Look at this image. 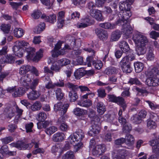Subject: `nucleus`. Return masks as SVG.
Instances as JSON below:
<instances>
[{"mask_svg": "<svg viewBox=\"0 0 159 159\" xmlns=\"http://www.w3.org/2000/svg\"><path fill=\"white\" fill-rule=\"evenodd\" d=\"M133 40L137 45L136 52L139 56L143 55L146 52L145 46L148 42L147 37L144 35L138 33L133 37Z\"/></svg>", "mask_w": 159, "mask_h": 159, "instance_id": "1", "label": "nucleus"}, {"mask_svg": "<svg viewBox=\"0 0 159 159\" xmlns=\"http://www.w3.org/2000/svg\"><path fill=\"white\" fill-rule=\"evenodd\" d=\"M32 77V74H27L23 76L20 79V83L27 89L30 88L32 89H34L37 85L39 80L38 79H36L33 80V81L31 82L33 79Z\"/></svg>", "mask_w": 159, "mask_h": 159, "instance_id": "2", "label": "nucleus"}, {"mask_svg": "<svg viewBox=\"0 0 159 159\" xmlns=\"http://www.w3.org/2000/svg\"><path fill=\"white\" fill-rule=\"evenodd\" d=\"M26 51L28 54L27 56V58L28 59H32L34 62H38L43 56V52L41 49L36 52V55L34 57L35 52L34 48L29 47L26 48Z\"/></svg>", "mask_w": 159, "mask_h": 159, "instance_id": "3", "label": "nucleus"}, {"mask_svg": "<svg viewBox=\"0 0 159 159\" xmlns=\"http://www.w3.org/2000/svg\"><path fill=\"white\" fill-rule=\"evenodd\" d=\"M65 86L71 89L69 94L70 98V101L71 102H74L76 101L78 98V96L75 91L78 89V86L70 82H68L65 84Z\"/></svg>", "mask_w": 159, "mask_h": 159, "instance_id": "4", "label": "nucleus"}, {"mask_svg": "<svg viewBox=\"0 0 159 159\" xmlns=\"http://www.w3.org/2000/svg\"><path fill=\"white\" fill-rule=\"evenodd\" d=\"M131 13L130 10L123 11L118 15L119 19L116 22V24L119 25L122 24V23H129L128 20L131 16Z\"/></svg>", "mask_w": 159, "mask_h": 159, "instance_id": "5", "label": "nucleus"}, {"mask_svg": "<svg viewBox=\"0 0 159 159\" xmlns=\"http://www.w3.org/2000/svg\"><path fill=\"white\" fill-rule=\"evenodd\" d=\"M29 71H31L36 76L39 75L38 71L35 67L28 65L22 66L20 69L19 73L21 75H23Z\"/></svg>", "mask_w": 159, "mask_h": 159, "instance_id": "6", "label": "nucleus"}, {"mask_svg": "<svg viewBox=\"0 0 159 159\" xmlns=\"http://www.w3.org/2000/svg\"><path fill=\"white\" fill-rule=\"evenodd\" d=\"M62 43L61 42H59L55 45L54 50L52 52V56L53 57H57L59 55H63L66 52L64 49H61L59 50L61 48Z\"/></svg>", "mask_w": 159, "mask_h": 159, "instance_id": "7", "label": "nucleus"}, {"mask_svg": "<svg viewBox=\"0 0 159 159\" xmlns=\"http://www.w3.org/2000/svg\"><path fill=\"white\" fill-rule=\"evenodd\" d=\"M68 107L69 105L68 104L63 105L61 102H59L54 105V109L56 111H60L61 114L64 115L67 111Z\"/></svg>", "mask_w": 159, "mask_h": 159, "instance_id": "8", "label": "nucleus"}, {"mask_svg": "<svg viewBox=\"0 0 159 159\" xmlns=\"http://www.w3.org/2000/svg\"><path fill=\"white\" fill-rule=\"evenodd\" d=\"M84 50L86 51H87L89 53H91L92 54L86 58V61L85 62L86 63V65H87L88 66H90L91 65V63L93 64L94 61L93 58L95 56V51L90 48H85Z\"/></svg>", "mask_w": 159, "mask_h": 159, "instance_id": "9", "label": "nucleus"}, {"mask_svg": "<svg viewBox=\"0 0 159 159\" xmlns=\"http://www.w3.org/2000/svg\"><path fill=\"white\" fill-rule=\"evenodd\" d=\"M157 75L147 79L146 84L149 86H156L159 85V79Z\"/></svg>", "mask_w": 159, "mask_h": 159, "instance_id": "10", "label": "nucleus"}, {"mask_svg": "<svg viewBox=\"0 0 159 159\" xmlns=\"http://www.w3.org/2000/svg\"><path fill=\"white\" fill-rule=\"evenodd\" d=\"M106 149L104 144L98 145L96 146L93 150V154L94 155H101L104 153Z\"/></svg>", "mask_w": 159, "mask_h": 159, "instance_id": "11", "label": "nucleus"}, {"mask_svg": "<svg viewBox=\"0 0 159 159\" xmlns=\"http://www.w3.org/2000/svg\"><path fill=\"white\" fill-rule=\"evenodd\" d=\"M90 16L99 21H102L104 18L101 11L96 9L90 14Z\"/></svg>", "mask_w": 159, "mask_h": 159, "instance_id": "12", "label": "nucleus"}, {"mask_svg": "<svg viewBox=\"0 0 159 159\" xmlns=\"http://www.w3.org/2000/svg\"><path fill=\"white\" fill-rule=\"evenodd\" d=\"M149 143L152 146L153 152L157 156H159V140H151Z\"/></svg>", "mask_w": 159, "mask_h": 159, "instance_id": "13", "label": "nucleus"}, {"mask_svg": "<svg viewBox=\"0 0 159 159\" xmlns=\"http://www.w3.org/2000/svg\"><path fill=\"white\" fill-rule=\"evenodd\" d=\"M95 31V33L100 39L103 40L107 38L108 35L107 31L100 28H96Z\"/></svg>", "mask_w": 159, "mask_h": 159, "instance_id": "14", "label": "nucleus"}, {"mask_svg": "<svg viewBox=\"0 0 159 159\" xmlns=\"http://www.w3.org/2000/svg\"><path fill=\"white\" fill-rule=\"evenodd\" d=\"M90 25V20L89 18H85L81 19L80 21L77 23L76 26L79 28L86 27Z\"/></svg>", "mask_w": 159, "mask_h": 159, "instance_id": "15", "label": "nucleus"}, {"mask_svg": "<svg viewBox=\"0 0 159 159\" xmlns=\"http://www.w3.org/2000/svg\"><path fill=\"white\" fill-rule=\"evenodd\" d=\"M123 28V33L125 35L127 36L126 38L129 36L132 33V28L130 26L129 23H122Z\"/></svg>", "mask_w": 159, "mask_h": 159, "instance_id": "16", "label": "nucleus"}, {"mask_svg": "<svg viewBox=\"0 0 159 159\" xmlns=\"http://www.w3.org/2000/svg\"><path fill=\"white\" fill-rule=\"evenodd\" d=\"M40 95V92L36 90H32L27 94L28 98L31 100L37 99Z\"/></svg>", "mask_w": 159, "mask_h": 159, "instance_id": "17", "label": "nucleus"}, {"mask_svg": "<svg viewBox=\"0 0 159 159\" xmlns=\"http://www.w3.org/2000/svg\"><path fill=\"white\" fill-rule=\"evenodd\" d=\"M65 14V12L63 11H60L58 13L57 26L59 28H61L63 26L64 22Z\"/></svg>", "mask_w": 159, "mask_h": 159, "instance_id": "18", "label": "nucleus"}, {"mask_svg": "<svg viewBox=\"0 0 159 159\" xmlns=\"http://www.w3.org/2000/svg\"><path fill=\"white\" fill-rule=\"evenodd\" d=\"M84 137V135L82 130H79L77 132H75L71 134L69 138V139H82Z\"/></svg>", "mask_w": 159, "mask_h": 159, "instance_id": "19", "label": "nucleus"}, {"mask_svg": "<svg viewBox=\"0 0 159 159\" xmlns=\"http://www.w3.org/2000/svg\"><path fill=\"white\" fill-rule=\"evenodd\" d=\"M127 151L124 148L119 149L118 150L117 154L114 159H124L127 156Z\"/></svg>", "mask_w": 159, "mask_h": 159, "instance_id": "20", "label": "nucleus"}, {"mask_svg": "<svg viewBox=\"0 0 159 159\" xmlns=\"http://www.w3.org/2000/svg\"><path fill=\"white\" fill-rule=\"evenodd\" d=\"M119 7L121 11H125L130 10V4L128 3L127 1H121L119 3Z\"/></svg>", "mask_w": 159, "mask_h": 159, "instance_id": "21", "label": "nucleus"}, {"mask_svg": "<svg viewBox=\"0 0 159 159\" xmlns=\"http://www.w3.org/2000/svg\"><path fill=\"white\" fill-rule=\"evenodd\" d=\"M97 111L100 115H102L106 111V107L103 103L102 102H98L96 105Z\"/></svg>", "mask_w": 159, "mask_h": 159, "instance_id": "22", "label": "nucleus"}, {"mask_svg": "<svg viewBox=\"0 0 159 159\" xmlns=\"http://www.w3.org/2000/svg\"><path fill=\"white\" fill-rule=\"evenodd\" d=\"M77 104L80 106L88 107L92 105V103L89 99H81L78 102Z\"/></svg>", "mask_w": 159, "mask_h": 159, "instance_id": "23", "label": "nucleus"}, {"mask_svg": "<svg viewBox=\"0 0 159 159\" xmlns=\"http://www.w3.org/2000/svg\"><path fill=\"white\" fill-rule=\"evenodd\" d=\"M119 46L121 50L124 52H128L130 50V48L128 43L124 41L120 42Z\"/></svg>", "mask_w": 159, "mask_h": 159, "instance_id": "24", "label": "nucleus"}, {"mask_svg": "<svg viewBox=\"0 0 159 159\" xmlns=\"http://www.w3.org/2000/svg\"><path fill=\"white\" fill-rule=\"evenodd\" d=\"M155 57L153 48L151 47H149L146 54L147 59L148 60L152 61L154 60Z\"/></svg>", "mask_w": 159, "mask_h": 159, "instance_id": "25", "label": "nucleus"}, {"mask_svg": "<svg viewBox=\"0 0 159 159\" xmlns=\"http://www.w3.org/2000/svg\"><path fill=\"white\" fill-rule=\"evenodd\" d=\"M85 74V71L83 68H79L76 70L74 75L77 79H79Z\"/></svg>", "mask_w": 159, "mask_h": 159, "instance_id": "26", "label": "nucleus"}, {"mask_svg": "<svg viewBox=\"0 0 159 159\" xmlns=\"http://www.w3.org/2000/svg\"><path fill=\"white\" fill-rule=\"evenodd\" d=\"M100 131V128L98 126L96 125H93L91 129L88 132V134L91 136H93L95 134L98 133Z\"/></svg>", "mask_w": 159, "mask_h": 159, "instance_id": "27", "label": "nucleus"}, {"mask_svg": "<svg viewBox=\"0 0 159 159\" xmlns=\"http://www.w3.org/2000/svg\"><path fill=\"white\" fill-rule=\"evenodd\" d=\"M11 146L15 147L20 149H22L27 147L26 144L21 141H18L16 143H12L11 144Z\"/></svg>", "mask_w": 159, "mask_h": 159, "instance_id": "28", "label": "nucleus"}, {"mask_svg": "<svg viewBox=\"0 0 159 159\" xmlns=\"http://www.w3.org/2000/svg\"><path fill=\"white\" fill-rule=\"evenodd\" d=\"M15 57L11 55H7L6 58L3 60L2 59H0V61L2 63H12L15 61Z\"/></svg>", "mask_w": 159, "mask_h": 159, "instance_id": "29", "label": "nucleus"}, {"mask_svg": "<svg viewBox=\"0 0 159 159\" xmlns=\"http://www.w3.org/2000/svg\"><path fill=\"white\" fill-rule=\"evenodd\" d=\"M134 66L135 72L136 73L141 72L144 68V65L143 63L139 61L134 63Z\"/></svg>", "mask_w": 159, "mask_h": 159, "instance_id": "30", "label": "nucleus"}, {"mask_svg": "<svg viewBox=\"0 0 159 159\" xmlns=\"http://www.w3.org/2000/svg\"><path fill=\"white\" fill-rule=\"evenodd\" d=\"M121 32L119 30H116L113 32L111 35V40L112 41L118 40L120 37Z\"/></svg>", "mask_w": 159, "mask_h": 159, "instance_id": "31", "label": "nucleus"}, {"mask_svg": "<svg viewBox=\"0 0 159 159\" xmlns=\"http://www.w3.org/2000/svg\"><path fill=\"white\" fill-rule=\"evenodd\" d=\"M24 34L23 30L20 28H16L14 30V35L15 36L20 38Z\"/></svg>", "mask_w": 159, "mask_h": 159, "instance_id": "32", "label": "nucleus"}, {"mask_svg": "<svg viewBox=\"0 0 159 159\" xmlns=\"http://www.w3.org/2000/svg\"><path fill=\"white\" fill-rule=\"evenodd\" d=\"M25 93V90L21 88H16L15 93L12 94L14 97H20L22 95Z\"/></svg>", "mask_w": 159, "mask_h": 159, "instance_id": "33", "label": "nucleus"}, {"mask_svg": "<svg viewBox=\"0 0 159 159\" xmlns=\"http://www.w3.org/2000/svg\"><path fill=\"white\" fill-rule=\"evenodd\" d=\"M118 70L115 67H110L107 68L105 70V74L108 75H111L116 74Z\"/></svg>", "mask_w": 159, "mask_h": 159, "instance_id": "34", "label": "nucleus"}, {"mask_svg": "<svg viewBox=\"0 0 159 159\" xmlns=\"http://www.w3.org/2000/svg\"><path fill=\"white\" fill-rule=\"evenodd\" d=\"M100 27L105 29H114L115 28V26L114 24H111L109 22L101 23L99 24Z\"/></svg>", "mask_w": 159, "mask_h": 159, "instance_id": "35", "label": "nucleus"}, {"mask_svg": "<svg viewBox=\"0 0 159 159\" xmlns=\"http://www.w3.org/2000/svg\"><path fill=\"white\" fill-rule=\"evenodd\" d=\"M62 159H75L74 152L72 151L67 152L62 157Z\"/></svg>", "mask_w": 159, "mask_h": 159, "instance_id": "36", "label": "nucleus"}, {"mask_svg": "<svg viewBox=\"0 0 159 159\" xmlns=\"http://www.w3.org/2000/svg\"><path fill=\"white\" fill-rule=\"evenodd\" d=\"M115 102L118 104L121 105V107L123 110L124 111L126 107V106L124 99L122 97H117Z\"/></svg>", "mask_w": 159, "mask_h": 159, "instance_id": "37", "label": "nucleus"}, {"mask_svg": "<svg viewBox=\"0 0 159 159\" xmlns=\"http://www.w3.org/2000/svg\"><path fill=\"white\" fill-rule=\"evenodd\" d=\"M95 8V6L93 2H90L88 4L87 8V11L89 14L96 9Z\"/></svg>", "mask_w": 159, "mask_h": 159, "instance_id": "38", "label": "nucleus"}, {"mask_svg": "<svg viewBox=\"0 0 159 159\" xmlns=\"http://www.w3.org/2000/svg\"><path fill=\"white\" fill-rule=\"evenodd\" d=\"M42 105L39 102H35L31 107V109L34 111L39 110L41 108Z\"/></svg>", "mask_w": 159, "mask_h": 159, "instance_id": "39", "label": "nucleus"}, {"mask_svg": "<svg viewBox=\"0 0 159 159\" xmlns=\"http://www.w3.org/2000/svg\"><path fill=\"white\" fill-rule=\"evenodd\" d=\"M55 94L58 100H61L64 96V93L60 88H57L55 90Z\"/></svg>", "mask_w": 159, "mask_h": 159, "instance_id": "40", "label": "nucleus"}, {"mask_svg": "<svg viewBox=\"0 0 159 159\" xmlns=\"http://www.w3.org/2000/svg\"><path fill=\"white\" fill-rule=\"evenodd\" d=\"M74 112L75 114L78 116L83 115L87 112L86 110H84L79 108H76L75 109Z\"/></svg>", "mask_w": 159, "mask_h": 159, "instance_id": "41", "label": "nucleus"}, {"mask_svg": "<svg viewBox=\"0 0 159 159\" xmlns=\"http://www.w3.org/2000/svg\"><path fill=\"white\" fill-rule=\"evenodd\" d=\"M147 127L150 129H154L156 127V124L154 121L148 119L147 120Z\"/></svg>", "mask_w": 159, "mask_h": 159, "instance_id": "42", "label": "nucleus"}, {"mask_svg": "<svg viewBox=\"0 0 159 159\" xmlns=\"http://www.w3.org/2000/svg\"><path fill=\"white\" fill-rule=\"evenodd\" d=\"M128 83L131 85L135 84L139 85L141 84V82L137 78H131L129 79L128 82Z\"/></svg>", "mask_w": 159, "mask_h": 159, "instance_id": "43", "label": "nucleus"}, {"mask_svg": "<svg viewBox=\"0 0 159 159\" xmlns=\"http://www.w3.org/2000/svg\"><path fill=\"white\" fill-rule=\"evenodd\" d=\"M123 72L125 73H130L132 71V68L130 64H127L125 65L120 66Z\"/></svg>", "mask_w": 159, "mask_h": 159, "instance_id": "44", "label": "nucleus"}, {"mask_svg": "<svg viewBox=\"0 0 159 159\" xmlns=\"http://www.w3.org/2000/svg\"><path fill=\"white\" fill-rule=\"evenodd\" d=\"M47 118L46 114L44 112H41L37 115V120L40 121L44 120Z\"/></svg>", "mask_w": 159, "mask_h": 159, "instance_id": "45", "label": "nucleus"}, {"mask_svg": "<svg viewBox=\"0 0 159 159\" xmlns=\"http://www.w3.org/2000/svg\"><path fill=\"white\" fill-rule=\"evenodd\" d=\"M70 62V61L69 59L66 58H62L58 61V63L62 66L68 65Z\"/></svg>", "mask_w": 159, "mask_h": 159, "instance_id": "46", "label": "nucleus"}, {"mask_svg": "<svg viewBox=\"0 0 159 159\" xmlns=\"http://www.w3.org/2000/svg\"><path fill=\"white\" fill-rule=\"evenodd\" d=\"M0 27L1 30L6 33H8L11 28V26L9 24L2 25Z\"/></svg>", "mask_w": 159, "mask_h": 159, "instance_id": "47", "label": "nucleus"}, {"mask_svg": "<svg viewBox=\"0 0 159 159\" xmlns=\"http://www.w3.org/2000/svg\"><path fill=\"white\" fill-rule=\"evenodd\" d=\"M72 140L73 142H71V143L75 146L76 148H77L78 149L80 148L82 145V143L80 140V141L79 140H75V141H73L74 140Z\"/></svg>", "mask_w": 159, "mask_h": 159, "instance_id": "48", "label": "nucleus"}, {"mask_svg": "<svg viewBox=\"0 0 159 159\" xmlns=\"http://www.w3.org/2000/svg\"><path fill=\"white\" fill-rule=\"evenodd\" d=\"M131 119L133 122L136 124L140 123L142 121L141 119L137 115L133 116L131 117Z\"/></svg>", "mask_w": 159, "mask_h": 159, "instance_id": "49", "label": "nucleus"}, {"mask_svg": "<svg viewBox=\"0 0 159 159\" xmlns=\"http://www.w3.org/2000/svg\"><path fill=\"white\" fill-rule=\"evenodd\" d=\"M120 66H124L128 64H130V62L128 59V57L127 56H125L124 57L121 61L120 63Z\"/></svg>", "mask_w": 159, "mask_h": 159, "instance_id": "50", "label": "nucleus"}, {"mask_svg": "<svg viewBox=\"0 0 159 159\" xmlns=\"http://www.w3.org/2000/svg\"><path fill=\"white\" fill-rule=\"evenodd\" d=\"M42 14L41 12L39 10L34 11L31 14L32 17L35 19H37L39 18Z\"/></svg>", "mask_w": 159, "mask_h": 159, "instance_id": "51", "label": "nucleus"}, {"mask_svg": "<svg viewBox=\"0 0 159 159\" xmlns=\"http://www.w3.org/2000/svg\"><path fill=\"white\" fill-rule=\"evenodd\" d=\"M93 65L95 68L98 70L100 69L102 66V64L100 61H93Z\"/></svg>", "mask_w": 159, "mask_h": 159, "instance_id": "52", "label": "nucleus"}, {"mask_svg": "<svg viewBox=\"0 0 159 159\" xmlns=\"http://www.w3.org/2000/svg\"><path fill=\"white\" fill-rule=\"evenodd\" d=\"M4 113L7 118L11 119L14 116V112L11 110L6 109Z\"/></svg>", "mask_w": 159, "mask_h": 159, "instance_id": "53", "label": "nucleus"}, {"mask_svg": "<svg viewBox=\"0 0 159 159\" xmlns=\"http://www.w3.org/2000/svg\"><path fill=\"white\" fill-rule=\"evenodd\" d=\"M54 139H64L65 138V136L62 133H57L53 135Z\"/></svg>", "mask_w": 159, "mask_h": 159, "instance_id": "54", "label": "nucleus"}, {"mask_svg": "<svg viewBox=\"0 0 159 159\" xmlns=\"http://www.w3.org/2000/svg\"><path fill=\"white\" fill-rule=\"evenodd\" d=\"M54 139H64L65 138V136L62 133H57L53 135Z\"/></svg>", "mask_w": 159, "mask_h": 159, "instance_id": "55", "label": "nucleus"}, {"mask_svg": "<svg viewBox=\"0 0 159 159\" xmlns=\"http://www.w3.org/2000/svg\"><path fill=\"white\" fill-rule=\"evenodd\" d=\"M9 4L11 6L13 9L17 10L20 6H21L23 4L21 2L16 3L14 2H10Z\"/></svg>", "mask_w": 159, "mask_h": 159, "instance_id": "56", "label": "nucleus"}, {"mask_svg": "<svg viewBox=\"0 0 159 159\" xmlns=\"http://www.w3.org/2000/svg\"><path fill=\"white\" fill-rule=\"evenodd\" d=\"M98 95L99 97L102 98L104 97L106 95L105 89H99L97 90Z\"/></svg>", "mask_w": 159, "mask_h": 159, "instance_id": "57", "label": "nucleus"}, {"mask_svg": "<svg viewBox=\"0 0 159 159\" xmlns=\"http://www.w3.org/2000/svg\"><path fill=\"white\" fill-rule=\"evenodd\" d=\"M33 124L32 122H30L26 124L25 127L26 131L27 133L30 132L32 131V128L33 127Z\"/></svg>", "mask_w": 159, "mask_h": 159, "instance_id": "58", "label": "nucleus"}, {"mask_svg": "<svg viewBox=\"0 0 159 159\" xmlns=\"http://www.w3.org/2000/svg\"><path fill=\"white\" fill-rule=\"evenodd\" d=\"M145 102L148 104L150 108L152 110H154L157 108L158 107L157 105L155 104H154L151 101L149 100H146L145 101Z\"/></svg>", "mask_w": 159, "mask_h": 159, "instance_id": "59", "label": "nucleus"}, {"mask_svg": "<svg viewBox=\"0 0 159 159\" xmlns=\"http://www.w3.org/2000/svg\"><path fill=\"white\" fill-rule=\"evenodd\" d=\"M125 125L123 128V131L125 133L128 132L131 130L132 129L131 126L129 124H125Z\"/></svg>", "mask_w": 159, "mask_h": 159, "instance_id": "60", "label": "nucleus"}, {"mask_svg": "<svg viewBox=\"0 0 159 159\" xmlns=\"http://www.w3.org/2000/svg\"><path fill=\"white\" fill-rule=\"evenodd\" d=\"M150 35L151 38L155 39L159 37V33L155 31H152L150 33Z\"/></svg>", "mask_w": 159, "mask_h": 159, "instance_id": "61", "label": "nucleus"}, {"mask_svg": "<svg viewBox=\"0 0 159 159\" xmlns=\"http://www.w3.org/2000/svg\"><path fill=\"white\" fill-rule=\"evenodd\" d=\"M106 0H96V4L98 7L102 6Z\"/></svg>", "mask_w": 159, "mask_h": 159, "instance_id": "62", "label": "nucleus"}, {"mask_svg": "<svg viewBox=\"0 0 159 159\" xmlns=\"http://www.w3.org/2000/svg\"><path fill=\"white\" fill-rule=\"evenodd\" d=\"M23 48H22L20 47L19 45L16 44V42L14 43V45L13 48V50L14 53L17 52V51L20 50V49Z\"/></svg>", "mask_w": 159, "mask_h": 159, "instance_id": "63", "label": "nucleus"}, {"mask_svg": "<svg viewBox=\"0 0 159 159\" xmlns=\"http://www.w3.org/2000/svg\"><path fill=\"white\" fill-rule=\"evenodd\" d=\"M150 117L155 121H158L159 120V116H158L157 114L154 113L151 114Z\"/></svg>", "mask_w": 159, "mask_h": 159, "instance_id": "64", "label": "nucleus"}]
</instances>
